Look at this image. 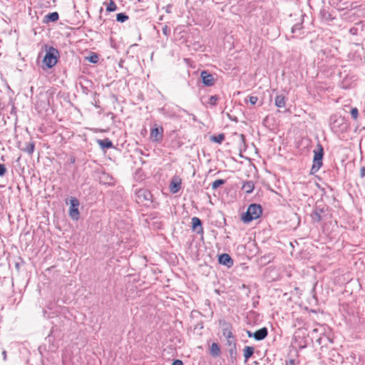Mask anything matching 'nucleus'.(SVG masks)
Instances as JSON below:
<instances>
[{
	"mask_svg": "<svg viewBox=\"0 0 365 365\" xmlns=\"http://www.w3.org/2000/svg\"><path fill=\"white\" fill-rule=\"evenodd\" d=\"M211 141L221 143L225 140V135L223 133L218 134L217 135H212L210 138Z\"/></svg>",
	"mask_w": 365,
	"mask_h": 365,
	"instance_id": "412c9836",
	"label": "nucleus"
},
{
	"mask_svg": "<svg viewBox=\"0 0 365 365\" xmlns=\"http://www.w3.org/2000/svg\"><path fill=\"white\" fill-rule=\"evenodd\" d=\"M225 180H222V179H218V180H215L212 183V188L213 190H216L217 188H218L220 186L224 185L225 183Z\"/></svg>",
	"mask_w": 365,
	"mask_h": 365,
	"instance_id": "393cba45",
	"label": "nucleus"
},
{
	"mask_svg": "<svg viewBox=\"0 0 365 365\" xmlns=\"http://www.w3.org/2000/svg\"><path fill=\"white\" fill-rule=\"evenodd\" d=\"M331 128L333 132L340 134L347 131L349 125L344 118L331 116Z\"/></svg>",
	"mask_w": 365,
	"mask_h": 365,
	"instance_id": "7ed1b4c3",
	"label": "nucleus"
},
{
	"mask_svg": "<svg viewBox=\"0 0 365 365\" xmlns=\"http://www.w3.org/2000/svg\"><path fill=\"white\" fill-rule=\"evenodd\" d=\"M218 260L220 264L225 265L227 267H231L233 265V260L228 254L224 253L220 255Z\"/></svg>",
	"mask_w": 365,
	"mask_h": 365,
	"instance_id": "1a4fd4ad",
	"label": "nucleus"
},
{
	"mask_svg": "<svg viewBox=\"0 0 365 365\" xmlns=\"http://www.w3.org/2000/svg\"><path fill=\"white\" fill-rule=\"evenodd\" d=\"M117 9V6L113 0H110V2L107 4L106 11L108 12L114 11Z\"/></svg>",
	"mask_w": 365,
	"mask_h": 365,
	"instance_id": "a878e982",
	"label": "nucleus"
},
{
	"mask_svg": "<svg viewBox=\"0 0 365 365\" xmlns=\"http://www.w3.org/2000/svg\"><path fill=\"white\" fill-rule=\"evenodd\" d=\"M255 188V185L252 181H247L244 182L242 189L246 192V193H251Z\"/></svg>",
	"mask_w": 365,
	"mask_h": 365,
	"instance_id": "aec40b11",
	"label": "nucleus"
},
{
	"mask_svg": "<svg viewBox=\"0 0 365 365\" xmlns=\"http://www.w3.org/2000/svg\"><path fill=\"white\" fill-rule=\"evenodd\" d=\"M226 340H227V344L230 348L236 347L235 336H232L230 338H226Z\"/></svg>",
	"mask_w": 365,
	"mask_h": 365,
	"instance_id": "cd10ccee",
	"label": "nucleus"
},
{
	"mask_svg": "<svg viewBox=\"0 0 365 365\" xmlns=\"http://www.w3.org/2000/svg\"><path fill=\"white\" fill-rule=\"evenodd\" d=\"M287 365H295V360L294 359H289L287 362Z\"/></svg>",
	"mask_w": 365,
	"mask_h": 365,
	"instance_id": "58836bf2",
	"label": "nucleus"
},
{
	"mask_svg": "<svg viewBox=\"0 0 365 365\" xmlns=\"http://www.w3.org/2000/svg\"><path fill=\"white\" fill-rule=\"evenodd\" d=\"M58 53L56 48L50 46L43 57V63L49 68L53 67L58 61Z\"/></svg>",
	"mask_w": 365,
	"mask_h": 365,
	"instance_id": "20e7f679",
	"label": "nucleus"
},
{
	"mask_svg": "<svg viewBox=\"0 0 365 365\" xmlns=\"http://www.w3.org/2000/svg\"><path fill=\"white\" fill-rule=\"evenodd\" d=\"M240 137H241L242 140L244 142V141H245V135H244L243 134H241V135H240Z\"/></svg>",
	"mask_w": 365,
	"mask_h": 365,
	"instance_id": "79ce46f5",
	"label": "nucleus"
},
{
	"mask_svg": "<svg viewBox=\"0 0 365 365\" xmlns=\"http://www.w3.org/2000/svg\"><path fill=\"white\" fill-rule=\"evenodd\" d=\"M202 83L206 86H212L215 83V79L212 74L207 71H202L200 73Z\"/></svg>",
	"mask_w": 365,
	"mask_h": 365,
	"instance_id": "0eeeda50",
	"label": "nucleus"
},
{
	"mask_svg": "<svg viewBox=\"0 0 365 365\" xmlns=\"http://www.w3.org/2000/svg\"><path fill=\"white\" fill-rule=\"evenodd\" d=\"M255 351V348L253 346H247L245 347L243 350V355L245 357V361H247V360L253 355Z\"/></svg>",
	"mask_w": 365,
	"mask_h": 365,
	"instance_id": "a211bd4d",
	"label": "nucleus"
},
{
	"mask_svg": "<svg viewBox=\"0 0 365 365\" xmlns=\"http://www.w3.org/2000/svg\"><path fill=\"white\" fill-rule=\"evenodd\" d=\"M302 24H297L294 25L292 28V33L296 34L297 31H300L302 30Z\"/></svg>",
	"mask_w": 365,
	"mask_h": 365,
	"instance_id": "7c9ffc66",
	"label": "nucleus"
},
{
	"mask_svg": "<svg viewBox=\"0 0 365 365\" xmlns=\"http://www.w3.org/2000/svg\"><path fill=\"white\" fill-rule=\"evenodd\" d=\"M222 335L225 338H230L232 336H234L232 332V327L230 324L226 323L224 324V327L222 329Z\"/></svg>",
	"mask_w": 365,
	"mask_h": 365,
	"instance_id": "6ab92c4d",
	"label": "nucleus"
},
{
	"mask_svg": "<svg viewBox=\"0 0 365 365\" xmlns=\"http://www.w3.org/2000/svg\"><path fill=\"white\" fill-rule=\"evenodd\" d=\"M128 19V16L125 13H119L116 16V21L120 23H123Z\"/></svg>",
	"mask_w": 365,
	"mask_h": 365,
	"instance_id": "bb28decb",
	"label": "nucleus"
},
{
	"mask_svg": "<svg viewBox=\"0 0 365 365\" xmlns=\"http://www.w3.org/2000/svg\"><path fill=\"white\" fill-rule=\"evenodd\" d=\"M258 101V98L257 96H250L249 97V102L252 104V105H255L256 103Z\"/></svg>",
	"mask_w": 365,
	"mask_h": 365,
	"instance_id": "f704fd0d",
	"label": "nucleus"
},
{
	"mask_svg": "<svg viewBox=\"0 0 365 365\" xmlns=\"http://www.w3.org/2000/svg\"><path fill=\"white\" fill-rule=\"evenodd\" d=\"M247 334L249 337H253V333L250 331H247Z\"/></svg>",
	"mask_w": 365,
	"mask_h": 365,
	"instance_id": "a19ab883",
	"label": "nucleus"
},
{
	"mask_svg": "<svg viewBox=\"0 0 365 365\" xmlns=\"http://www.w3.org/2000/svg\"><path fill=\"white\" fill-rule=\"evenodd\" d=\"M163 33L167 37H168L170 36V28L167 25H165L163 26Z\"/></svg>",
	"mask_w": 365,
	"mask_h": 365,
	"instance_id": "72a5a7b5",
	"label": "nucleus"
},
{
	"mask_svg": "<svg viewBox=\"0 0 365 365\" xmlns=\"http://www.w3.org/2000/svg\"><path fill=\"white\" fill-rule=\"evenodd\" d=\"M181 179L178 177H174L170 182V190L172 193H177L180 189Z\"/></svg>",
	"mask_w": 365,
	"mask_h": 365,
	"instance_id": "9d476101",
	"label": "nucleus"
},
{
	"mask_svg": "<svg viewBox=\"0 0 365 365\" xmlns=\"http://www.w3.org/2000/svg\"><path fill=\"white\" fill-rule=\"evenodd\" d=\"M218 99H219V98L217 96H216V95L212 96L210 98L209 103L211 106H215L217 105V102Z\"/></svg>",
	"mask_w": 365,
	"mask_h": 365,
	"instance_id": "c756f323",
	"label": "nucleus"
},
{
	"mask_svg": "<svg viewBox=\"0 0 365 365\" xmlns=\"http://www.w3.org/2000/svg\"><path fill=\"white\" fill-rule=\"evenodd\" d=\"M69 215L73 220H77L79 218V211L78 208H70Z\"/></svg>",
	"mask_w": 365,
	"mask_h": 365,
	"instance_id": "5701e85b",
	"label": "nucleus"
},
{
	"mask_svg": "<svg viewBox=\"0 0 365 365\" xmlns=\"http://www.w3.org/2000/svg\"><path fill=\"white\" fill-rule=\"evenodd\" d=\"M314 158L313 165L311 168V174H314L320 169L323 165V156H324V148L319 143L317 145V147L313 150Z\"/></svg>",
	"mask_w": 365,
	"mask_h": 365,
	"instance_id": "f03ea898",
	"label": "nucleus"
},
{
	"mask_svg": "<svg viewBox=\"0 0 365 365\" xmlns=\"http://www.w3.org/2000/svg\"><path fill=\"white\" fill-rule=\"evenodd\" d=\"M71 207L70 208H78L79 206V202L76 197H71L70 200Z\"/></svg>",
	"mask_w": 365,
	"mask_h": 365,
	"instance_id": "c85d7f7f",
	"label": "nucleus"
},
{
	"mask_svg": "<svg viewBox=\"0 0 365 365\" xmlns=\"http://www.w3.org/2000/svg\"><path fill=\"white\" fill-rule=\"evenodd\" d=\"M192 230H195L197 234L203 232L202 222L197 217H193L192 218Z\"/></svg>",
	"mask_w": 365,
	"mask_h": 365,
	"instance_id": "9b49d317",
	"label": "nucleus"
},
{
	"mask_svg": "<svg viewBox=\"0 0 365 365\" xmlns=\"http://www.w3.org/2000/svg\"><path fill=\"white\" fill-rule=\"evenodd\" d=\"M210 354L213 357H217L220 355V347L217 343L213 342L210 346Z\"/></svg>",
	"mask_w": 365,
	"mask_h": 365,
	"instance_id": "dca6fc26",
	"label": "nucleus"
},
{
	"mask_svg": "<svg viewBox=\"0 0 365 365\" xmlns=\"http://www.w3.org/2000/svg\"><path fill=\"white\" fill-rule=\"evenodd\" d=\"M262 214V209L260 205L251 204L248 207L247 212L242 214L241 219L245 223H248L258 219Z\"/></svg>",
	"mask_w": 365,
	"mask_h": 365,
	"instance_id": "f257e3e1",
	"label": "nucleus"
},
{
	"mask_svg": "<svg viewBox=\"0 0 365 365\" xmlns=\"http://www.w3.org/2000/svg\"><path fill=\"white\" fill-rule=\"evenodd\" d=\"M59 18V15L58 12L54 11L52 13H49L48 14L46 15L44 17V22L48 23V22H55Z\"/></svg>",
	"mask_w": 365,
	"mask_h": 365,
	"instance_id": "f3484780",
	"label": "nucleus"
},
{
	"mask_svg": "<svg viewBox=\"0 0 365 365\" xmlns=\"http://www.w3.org/2000/svg\"><path fill=\"white\" fill-rule=\"evenodd\" d=\"M35 145L34 143L31 142L26 145V146L24 148V151L31 155L34 151Z\"/></svg>",
	"mask_w": 365,
	"mask_h": 365,
	"instance_id": "b1692460",
	"label": "nucleus"
},
{
	"mask_svg": "<svg viewBox=\"0 0 365 365\" xmlns=\"http://www.w3.org/2000/svg\"><path fill=\"white\" fill-rule=\"evenodd\" d=\"M3 359L4 361L6 360V351L4 350L2 351Z\"/></svg>",
	"mask_w": 365,
	"mask_h": 365,
	"instance_id": "ea45409f",
	"label": "nucleus"
},
{
	"mask_svg": "<svg viewBox=\"0 0 365 365\" xmlns=\"http://www.w3.org/2000/svg\"><path fill=\"white\" fill-rule=\"evenodd\" d=\"M173 365H183V363L180 359H175L173 361Z\"/></svg>",
	"mask_w": 365,
	"mask_h": 365,
	"instance_id": "e433bc0d",
	"label": "nucleus"
},
{
	"mask_svg": "<svg viewBox=\"0 0 365 365\" xmlns=\"http://www.w3.org/2000/svg\"><path fill=\"white\" fill-rule=\"evenodd\" d=\"M351 117L354 119V120H356L358 118V116H359V110L357 109V108H351Z\"/></svg>",
	"mask_w": 365,
	"mask_h": 365,
	"instance_id": "2f4dec72",
	"label": "nucleus"
},
{
	"mask_svg": "<svg viewBox=\"0 0 365 365\" xmlns=\"http://www.w3.org/2000/svg\"><path fill=\"white\" fill-rule=\"evenodd\" d=\"M268 330L266 327L261 328L253 333V338L257 341H261L267 337Z\"/></svg>",
	"mask_w": 365,
	"mask_h": 365,
	"instance_id": "f8f14e48",
	"label": "nucleus"
},
{
	"mask_svg": "<svg viewBox=\"0 0 365 365\" xmlns=\"http://www.w3.org/2000/svg\"><path fill=\"white\" fill-rule=\"evenodd\" d=\"M327 210V207L325 205H320L317 203L312 213L311 214L312 220L314 222H319L324 217V214Z\"/></svg>",
	"mask_w": 365,
	"mask_h": 365,
	"instance_id": "423d86ee",
	"label": "nucleus"
},
{
	"mask_svg": "<svg viewBox=\"0 0 365 365\" xmlns=\"http://www.w3.org/2000/svg\"><path fill=\"white\" fill-rule=\"evenodd\" d=\"M320 14L322 15V19L325 21H330L334 19L331 16V14L330 13H329L328 11H325L324 9L321 10Z\"/></svg>",
	"mask_w": 365,
	"mask_h": 365,
	"instance_id": "4be33fe9",
	"label": "nucleus"
},
{
	"mask_svg": "<svg viewBox=\"0 0 365 365\" xmlns=\"http://www.w3.org/2000/svg\"><path fill=\"white\" fill-rule=\"evenodd\" d=\"M274 105L279 108H284L286 105V98L283 95H278L275 97Z\"/></svg>",
	"mask_w": 365,
	"mask_h": 365,
	"instance_id": "4468645a",
	"label": "nucleus"
},
{
	"mask_svg": "<svg viewBox=\"0 0 365 365\" xmlns=\"http://www.w3.org/2000/svg\"><path fill=\"white\" fill-rule=\"evenodd\" d=\"M97 143L102 149H109L113 147L112 141L107 138L103 140H97Z\"/></svg>",
	"mask_w": 365,
	"mask_h": 365,
	"instance_id": "ddd939ff",
	"label": "nucleus"
},
{
	"mask_svg": "<svg viewBox=\"0 0 365 365\" xmlns=\"http://www.w3.org/2000/svg\"><path fill=\"white\" fill-rule=\"evenodd\" d=\"M136 202L148 206L152 202L153 195L146 189H139L135 192Z\"/></svg>",
	"mask_w": 365,
	"mask_h": 365,
	"instance_id": "39448f33",
	"label": "nucleus"
},
{
	"mask_svg": "<svg viewBox=\"0 0 365 365\" xmlns=\"http://www.w3.org/2000/svg\"><path fill=\"white\" fill-rule=\"evenodd\" d=\"M6 173V168L4 164H0V176H4Z\"/></svg>",
	"mask_w": 365,
	"mask_h": 365,
	"instance_id": "c9c22d12",
	"label": "nucleus"
},
{
	"mask_svg": "<svg viewBox=\"0 0 365 365\" xmlns=\"http://www.w3.org/2000/svg\"><path fill=\"white\" fill-rule=\"evenodd\" d=\"M360 176L361 178L365 177V167L361 168V169H360Z\"/></svg>",
	"mask_w": 365,
	"mask_h": 365,
	"instance_id": "4c0bfd02",
	"label": "nucleus"
},
{
	"mask_svg": "<svg viewBox=\"0 0 365 365\" xmlns=\"http://www.w3.org/2000/svg\"><path fill=\"white\" fill-rule=\"evenodd\" d=\"M163 127H155L150 130V138L153 142H159L163 139Z\"/></svg>",
	"mask_w": 365,
	"mask_h": 365,
	"instance_id": "6e6552de",
	"label": "nucleus"
},
{
	"mask_svg": "<svg viewBox=\"0 0 365 365\" xmlns=\"http://www.w3.org/2000/svg\"><path fill=\"white\" fill-rule=\"evenodd\" d=\"M228 353H229V360L231 364H235L237 363V348H229L228 349Z\"/></svg>",
	"mask_w": 365,
	"mask_h": 365,
	"instance_id": "2eb2a0df",
	"label": "nucleus"
},
{
	"mask_svg": "<svg viewBox=\"0 0 365 365\" xmlns=\"http://www.w3.org/2000/svg\"><path fill=\"white\" fill-rule=\"evenodd\" d=\"M98 55L96 54H93L92 56H91L89 58H88V61L91 62V63H96L98 61Z\"/></svg>",
	"mask_w": 365,
	"mask_h": 365,
	"instance_id": "473e14b6",
	"label": "nucleus"
}]
</instances>
